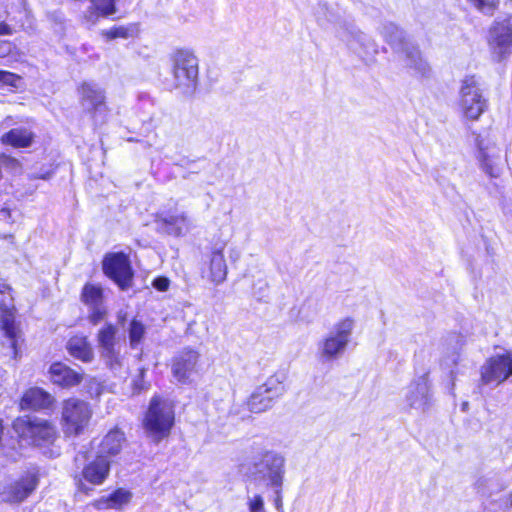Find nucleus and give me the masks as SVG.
I'll use <instances>...</instances> for the list:
<instances>
[{"instance_id":"f257e3e1","label":"nucleus","mask_w":512,"mask_h":512,"mask_svg":"<svg viewBox=\"0 0 512 512\" xmlns=\"http://www.w3.org/2000/svg\"><path fill=\"white\" fill-rule=\"evenodd\" d=\"M171 61L176 88L184 95H192L198 83V58L191 50L178 49L171 55Z\"/></svg>"},{"instance_id":"f03ea898","label":"nucleus","mask_w":512,"mask_h":512,"mask_svg":"<svg viewBox=\"0 0 512 512\" xmlns=\"http://www.w3.org/2000/svg\"><path fill=\"white\" fill-rule=\"evenodd\" d=\"M355 327L352 317H345L337 321L330 332L319 341L317 348L319 357L324 361L339 358L347 349Z\"/></svg>"},{"instance_id":"7ed1b4c3","label":"nucleus","mask_w":512,"mask_h":512,"mask_svg":"<svg viewBox=\"0 0 512 512\" xmlns=\"http://www.w3.org/2000/svg\"><path fill=\"white\" fill-rule=\"evenodd\" d=\"M174 424L172 404L158 396L151 399L144 419V427L157 442L167 437Z\"/></svg>"},{"instance_id":"20e7f679","label":"nucleus","mask_w":512,"mask_h":512,"mask_svg":"<svg viewBox=\"0 0 512 512\" xmlns=\"http://www.w3.org/2000/svg\"><path fill=\"white\" fill-rule=\"evenodd\" d=\"M487 106L480 79L475 75L466 76L459 90V108L463 116L469 120H478Z\"/></svg>"},{"instance_id":"39448f33","label":"nucleus","mask_w":512,"mask_h":512,"mask_svg":"<svg viewBox=\"0 0 512 512\" xmlns=\"http://www.w3.org/2000/svg\"><path fill=\"white\" fill-rule=\"evenodd\" d=\"M512 377V351L504 350L486 358L479 368V388H496Z\"/></svg>"},{"instance_id":"423d86ee","label":"nucleus","mask_w":512,"mask_h":512,"mask_svg":"<svg viewBox=\"0 0 512 512\" xmlns=\"http://www.w3.org/2000/svg\"><path fill=\"white\" fill-rule=\"evenodd\" d=\"M117 333L118 329L115 325L105 323L96 334L100 357L106 367L114 373L120 372L125 367V357L121 353Z\"/></svg>"},{"instance_id":"0eeeda50","label":"nucleus","mask_w":512,"mask_h":512,"mask_svg":"<svg viewBox=\"0 0 512 512\" xmlns=\"http://www.w3.org/2000/svg\"><path fill=\"white\" fill-rule=\"evenodd\" d=\"M16 308L13 296L0 299V329L4 334V356L10 360L18 357V344L21 339V331L15 322Z\"/></svg>"},{"instance_id":"6e6552de","label":"nucleus","mask_w":512,"mask_h":512,"mask_svg":"<svg viewBox=\"0 0 512 512\" xmlns=\"http://www.w3.org/2000/svg\"><path fill=\"white\" fill-rule=\"evenodd\" d=\"M92 417L90 404L76 397L65 399L61 404V421L67 435H79Z\"/></svg>"},{"instance_id":"1a4fd4ad","label":"nucleus","mask_w":512,"mask_h":512,"mask_svg":"<svg viewBox=\"0 0 512 512\" xmlns=\"http://www.w3.org/2000/svg\"><path fill=\"white\" fill-rule=\"evenodd\" d=\"M286 377L284 373H276L258 386L247 401L248 409L253 413H261L271 408L275 399L285 392Z\"/></svg>"},{"instance_id":"9d476101","label":"nucleus","mask_w":512,"mask_h":512,"mask_svg":"<svg viewBox=\"0 0 512 512\" xmlns=\"http://www.w3.org/2000/svg\"><path fill=\"white\" fill-rule=\"evenodd\" d=\"M251 474L255 479L266 482L267 486L281 488L285 474V459L275 452H265L253 464Z\"/></svg>"},{"instance_id":"9b49d317","label":"nucleus","mask_w":512,"mask_h":512,"mask_svg":"<svg viewBox=\"0 0 512 512\" xmlns=\"http://www.w3.org/2000/svg\"><path fill=\"white\" fill-rule=\"evenodd\" d=\"M13 429L20 437L38 446L52 442L56 436V429L49 421L28 416L17 418Z\"/></svg>"},{"instance_id":"f8f14e48","label":"nucleus","mask_w":512,"mask_h":512,"mask_svg":"<svg viewBox=\"0 0 512 512\" xmlns=\"http://www.w3.org/2000/svg\"><path fill=\"white\" fill-rule=\"evenodd\" d=\"M104 273L114 280L121 290L130 288L133 272L130 261L124 253H114L105 257L103 261Z\"/></svg>"},{"instance_id":"ddd939ff","label":"nucleus","mask_w":512,"mask_h":512,"mask_svg":"<svg viewBox=\"0 0 512 512\" xmlns=\"http://www.w3.org/2000/svg\"><path fill=\"white\" fill-rule=\"evenodd\" d=\"M404 402L409 409L426 411L431 404L427 375L415 378L405 389Z\"/></svg>"},{"instance_id":"4468645a","label":"nucleus","mask_w":512,"mask_h":512,"mask_svg":"<svg viewBox=\"0 0 512 512\" xmlns=\"http://www.w3.org/2000/svg\"><path fill=\"white\" fill-rule=\"evenodd\" d=\"M199 353L192 349H183L173 360L172 373L178 382L187 383L197 372Z\"/></svg>"},{"instance_id":"2eb2a0df","label":"nucleus","mask_w":512,"mask_h":512,"mask_svg":"<svg viewBox=\"0 0 512 512\" xmlns=\"http://www.w3.org/2000/svg\"><path fill=\"white\" fill-rule=\"evenodd\" d=\"M38 481L39 479L35 472L25 473L6 488L4 492L5 500L9 502H22L36 489Z\"/></svg>"},{"instance_id":"dca6fc26","label":"nucleus","mask_w":512,"mask_h":512,"mask_svg":"<svg viewBox=\"0 0 512 512\" xmlns=\"http://www.w3.org/2000/svg\"><path fill=\"white\" fill-rule=\"evenodd\" d=\"M81 104L89 112H105L104 91L95 83H83L79 88Z\"/></svg>"},{"instance_id":"f3484780","label":"nucleus","mask_w":512,"mask_h":512,"mask_svg":"<svg viewBox=\"0 0 512 512\" xmlns=\"http://www.w3.org/2000/svg\"><path fill=\"white\" fill-rule=\"evenodd\" d=\"M49 373L52 383L62 388H72L83 381V373L77 372L61 362L53 363Z\"/></svg>"},{"instance_id":"a211bd4d","label":"nucleus","mask_w":512,"mask_h":512,"mask_svg":"<svg viewBox=\"0 0 512 512\" xmlns=\"http://www.w3.org/2000/svg\"><path fill=\"white\" fill-rule=\"evenodd\" d=\"M55 398L39 387L26 390L21 398L20 407L23 410H45L53 407Z\"/></svg>"},{"instance_id":"6ab92c4d","label":"nucleus","mask_w":512,"mask_h":512,"mask_svg":"<svg viewBox=\"0 0 512 512\" xmlns=\"http://www.w3.org/2000/svg\"><path fill=\"white\" fill-rule=\"evenodd\" d=\"M117 12L115 0H91L83 14L84 23L91 27L94 26L100 18H106Z\"/></svg>"},{"instance_id":"aec40b11","label":"nucleus","mask_w":512,"mask_h":512,"mask_svg":"<svg viewBox=\"0 0 512 512\" xmlns=\"http://www.w3.org/2000/svg\"><path fill=\"white\" fill-rule=\"evenodd\" d=\"M110 470V461L104 455H99L96 459L87 464L82 471L83 478L93 484L100 485L107 478Z\"/></svg>"},{"instance_id":"412c9836","label":"nucleus","mask_w":512,"mask_h":512,"mask_svg":"<svg viewBox=\"0 0 512 512\" xmlns=\"http://www.w3.org/2000/svg\"><path fill=\"white\" fill-rule=\"evenodd\" d=\"M474 487L478 494L485 498H491L492 496L505 490L507 484L503 480L500 474L489 472L480 476Z\"/></svg>"},{"instance_id":"4be33fe9","label":"nucleus","mask_w":512,"mask_h":512,"mask_svg":"<svg viewBox=\"0 0 512 512\" xmlns=\"http://www.w3.org/2000/svg\"><path fill=\"white\" fill-rule=\"evenodd\" d=\"M397 52L401 54L406 67L413 69L416 73L421 75H426L429 72L430 68L428 63L423 59L418 47L413 43H405V46Z\"/></svg>"},{"instance_id":"5701e85b","label":"nucleus","mask_w":512,"mask_h":512,"mask_svg":"<svg viewBox=\"0 0 512 512\" xmlns=\"http://www.w3.org/2000/svg\"><path fill=\"white\" fill-rule=\"evenodd\" d=\"M228 268L222 248L214 249L208 261V278L215 285H219L226 280Z\"/></svg>"},{"instance_id":"b1692460","label":"nucleus","mask_w":512,"mask_h":512,"mask_svg":"<svg viewBox=\"0 0 512 512\" xmlns=\"http://www.w3.org/2000/svg\"><path fill=\"white\" fill-rule=\"evenodd\" d=\"M512 44V29L508 24L497 23L490 31V45L502 57Z\"/></svg>"},{"instance_id":"393cba45","label":"nucleus","mask_w":512,"mask_h":512,"mask_svg":"<svg viewBox=\"0 0 512 512\" xmlns=\"http://www.w3.org/2000/svg\"><path fill=\"white\" fill-rule=\"evenodd\" d=\"M156 222L161 228L165 229L168 234L174 236H180L184 229L189 226V220L184 212L176 214H160L157 216Z\"/></svg>"},{"instance_id":"a878e982","label":"nucleus","mask_w":512,"mask_h":512,"mask_svg":"<svg viewBox=\"0 0 512 512\" xmlns=\"http://www.w3.org/2000/svg\"><path fill=\"white\" fill-rule=\"evenodd\" d=\"M69 354L85 363H90L94 359L93 348L85 336H74L67 342Z\"/></svg>"},{"instance_id":"bb28decb","label":"nucleus","mask_w":512,"mask_h":512,"mask_svg":"<svg viewBox=\"0 0 512 512\" xmlns=\"http://www.w3.org/2000/svg\"><path fill=\"white\" fill-rule=\"evenodd\" d=\"M477 159L480 162L482 170L490 177L497 178L501 173L500 154L493 149L479 148Z\"/></svg>"},{"instance_id":"cd10ccee","label":"nucleus","mask_w":512,"mask_h":512,"mask_svg":"<svg viewBox=\"0 0 512 512\" xmlns=\"http://www.w3.org/2000/svg\"><path fill=\"white\" fill-rule=\"evenodd\" d=\"M35 134L26 128H13L4 133L0 140L5 145L15 148H28L34 142Z\"/></svg>"},{"instance_id":"c85d7f7f","label":"nucleus","mask_w":512,"mask_h":512,"mask_svg":"<svg viewBox=\"0 0 512 512\" xmlns=\"http://www.w3.org/2000/svg\"><path fill=\"white\" fill-rule=\"evenodd\" d=\"M131 493L124 489H117L107 497H101L95 502L98 509H118L127 504L131 499Z\"/></svg>"},{"instance_id":"c756f323","label":"nucleus","mask_w":512,"mask_h":512,"mask_svg":"<svg viewBox=\"0 0 512 512\" xmlns=\"http://www.w3.org/2000/svg\"><path fill=\"white\" fill-rule=\"evenodd\" d=\"M124 434L119 430L110 431L100 444L99 455L113 456L120 452Z\"/></svg>"},{"instance_id":"7c9ffc66","label":"nucleus","mask_w":512,"mask_h":512,"mask_svg":"<svg viewBox=\"0 0 512 512\" xmlns=\"http://www.w3.org/2000/svg\"><path fill=\"white\" fill-rule=\"evenodd\" d=\"M381 33L396 52L405 46V43L410 42L404 32L394 23L385 24Z\"/></svg>"},{"instance_id":"2f4dec72","label":"nucleus","mask_w":512,"mask_h":512,"mask_svg":"<svg viewBox=\"0 0 512 512\" xmlns=\"http://www.w3.org/2000/svg\"><path fill=\"white\" fill-rule=\"evenodd\" d=\"M381 33L396 52L405 46V43L410 42L404 32L394 23L385 24Z\"/></svg>"},{"instance_id":"473e14b6","label":"nucleus","mask_w":512,"mask_h":512,"mask_svg":"<svg viewBox=\"0 0 512 512\" xmlns=\"http://www.w3.org/2000/svg\"><path fill=\"white\" fill-rule=\"evenodd\" d=\"M381 33L396 52L405 46V43L410 42L404 32L394 23L385 24Z\"/></svg>"},{"instance_id":"72a5a7b5","label":"nucleus","mask_w":512,"mask_h":512,"mask_svg":"<svg viewBox=\"0 0 512 512\" xmlns=\"http://www.w3.org/2000/svg\"><path fill=\"white\" fill-rule=\"evenodd\" d=\"M146 334L145 325L136 318L132 319L128 326L129 343L132 349H136Z\"/></svg>"},{"instance_id":"f704fd0d","label":"nucleus","mask_w":512,"mask_h":512,"mask_svg":"<svg viewBox=\"0 0 512 512\" xmlns=\"http://www.w3.org/2000/svg\"><path fill=\"white\" fill-rule=\"evenodd\" d=\"M349 37L346 39L348 45L351 48H355V43L359 44L365 50H369L370 48H374V42L372 39L358 29H351L348 31ZM375 51V49H373Z\"/></svg>"},{"instance_id":"c9c22d12","label":"nucleus","mask_w":512,"mask_h":512,"mask_svg":"<svg viewBox=\"0 0 512 512\" xmlns=\"http://www.w3.org/2000/svg\"><path fill=\"white\" fill-rule=\"evenodd\" d=\"M81 297L83 302L89 307L103 304L102 289L95 285L86 284Z\"/></svg>"},{"instance_id":"e433bc0d","label":"nucleus","mask_w":512,"mask_h":512,"mask_svg":"<svg viewBox=\"0 0 512 512\" xmlns=\"http://www.w3.org/2000/svg\"><path fill=\"white\" fill-rule=\"evenodd\" d=\"M102 35L105 36L108 40L116 39V38H128L131 36V29L124 27V26H118L113 27L109 30H104L102 32Z\"/></svg>"},{"instance_id":"4c0bfd02","label":"nucleus","mask_w":512,"mask_h":512,"mask_svg":"<svg viewBox=\"0 0 512 512\" xmlns=\"http://www.w3.org/2000/svg\"><path fill=\"white\" fill-rule=\"evenodd\" d=\"M107 314L106 307L103 304L96 305V306H90V312H89V321L93 325H97L99 322H101Z\"/></svg>"},{"instance_id":"58836bf2","label":"nucleus","mask_w":512,"mask_h":512,"mask_svg":"<svg viewBox=\"0 0 512 512\" xmlns=\"http://www.w3.org/2000/svg\"><path fill=\"white\" fill-rule=\"evenodd\" d=\"M477 9L486 14H491L495 7L497 0H468Z\"/></svg>"},{"instance_id":"ea45409f","label":"nucleus","mask_w":512,"mask_h":512,"mask_svg":"<svg viewBox=\"0 0 512 512\" xmlns=\"http://www.w3.org/2000/svg\"><path fill=\"white\" fill-rule=\"evenodd\" d=\"M86 392L91 397H99L103 391V385L95 378H91L86 382Z\"/></svg>"},{"instance_id":"a19ab883","label":"nucleus","mask_w":512,"mask_h":512,"mask_svg":"<svg viewBox=\"0 0 512 512\" xmlns=\"http://www.w3.org/2000/svg\"><path fill=\"white\" fill-rule=\"evenodd\" d=\"M247 505L249 512H266L264 508V500L260 495L248 497Z\"/></svg>"},{"instance_id":"79ce46f5","label":"nucleus","mask_w":512,"mask_h":512,"mask_svg":"<svg viewBox=\"0 0 512 512\" xmlns=\"http://www.w3.org/2000/svg\"><path fill=\"white\" fill-rule=\"evenodd\" d=\"M19 81L20 76L9 71L0 70V84L17 87Z\"/></svg>"},{"instance_id":"37998d69","label":"nucleus","mask_w":512,"mask_h":512,"mask_svg":"<svg viewBox=\"0 0 512 512\" xmlns=\"http://www.w3.org/2000/svg\"><path fill=\"white\" fill-rule=\"evenodd\" d=\"M1 163L4 165L5 168L10 169L14 172H20V170H21L20 161L14 157H11L8 155H2Z\"/></svg>"},{"instance_id":"c03bdc74","label":"nucleus","mask_w":512,"mask_h":512,"mask_svg":"<svg viewBox=\"0 0 512 512\" xmlns=\"http://www.w3.org/2000/svg\"><path fill=\"white\" fill-rule=\"evenodd\" d=\"M170 285V281L165 277H158L153 281V287L158 291H167Z\"/></svg>"},{"instance_id":"a18cd8bd","label":"nucleus","mask_w":512,"mask_h":512,"mask_svg":"<svg viewBox=\"0 0 512 512\" xmlns=\"http://www.w3.org/2000/svg\"><path fill=\"white\" fill-rule=\"evenodd\" d=\"M447 342H448V345L453 346L455 349H460L464 345V339L457 334H453V335L449 336L447 339Z\"/></svg>"},{"instance_id":"49530a36","label":"nucleus","mask_w":512,"mask_h":512,"mask_svg":"<svg viewBox=\"0 0 512 512\" xmlns=\"http://www.w3.org/2000/svg\"><path fill=\"white\" fill-rule=\"evenodd\" d=\"M11 291H12V288L10 287V285H8L5 282L0 281V295L2 297L1 299L9 297V295L12 296Z\"/></svg>"},{"instance_id":"de8ad7c7","label":"nucleus","mask_w":512,"mask_h":512,"mask_svg":"<svg viewBox=\"0 0 512 512\" xmlns=\"http://www.w3.org/2000/svg\"><path fill=\"white\" fill-rule=\"evenodd\" d=\"M499 506L504 509H509L512 507V491L500 499Z\"/></svg>"},{"instance_id":"09e8293b","label":"nucleus","mask_w":512,"mask_h":512,"mask_svg":"<svg viewBox=\"0 0 512 512\" xmlns=\"http://www.w3.org/2000/svg\"><path fill=\"white\" fill-rule=\"evenodd\" d=\"M12 44L9 41H3L0 44V57L5 56V54L11 51Z\"/></svg>"},{"instance_id":"8fccbe9b","label":"nucleus","mask_w":512,"mask_h":512,"mask_svg":"<svg viewBox=\"0 0 512 512\" xmlns=\"http://www.w3.org/2000/svg\"><path fill=\"white\" fill-rule=\"evenodd\" d=\"M12 29L4 21H0V35H10Z\"/></svg>"},{"instance_id":"3c124183","label":"nucleus","mask_w":512,"mask_h":512,"mask_svg":"<svg viewBox=\"0 0 512 512\" xmlns=\"http://www.w3.org/2000/svg\"><path fill=\"white\" fill-rule=\"evenodd\" d=\"M127 319V312L124 311V310H120L118 313H117V322L119 325L123 326L125 321Z\"/></svg>"},{"instance_id":"603ef678","label":"nucleus","mask_w":512,"mask_h":512,"mask_svg":"<svg viewBox=\"0 0 512 512\" xmlns=\"http://www.w3.org/2000/svg\"><path fill=\"white\" fill-rule=\"evenodd\" d=\"M274 489H275V493H276V505H277V507H279L281 505V495H280L281 488H274Z\"/></svg>"},{"instance_id":"864d4df0","label":"nucleus","mask_w":512,"mask_h":512,"mask_svg":"<svg viewBox=\"0 0 512 512\" xmlns=\"http://www.w3.org/2000/svg\"><path fill=\"white\" fill-rule=\"evenodd\" d=\"M0 213H2L6 217H10L11 216V212H10V210L8 208H2L0 210Z\"/></svg>"}]
</instances>
